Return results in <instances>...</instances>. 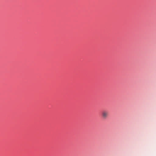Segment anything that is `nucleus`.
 <instances>
[{
	"mask_svg": "<svg viewBox=\"0 0 156 156\" xmlns=\"http://www.w3.org/2000/svg\"><path fill=\"white\" fill-rule=\"evenodd\" d=\"M101 115L104 119H106L108 116V112L106 110H104L102 112Z\"/></svg>",
	"mask_w": 156,
	"mask_h": 156,
	"instance_id": "1",
	"label": "nucleus"
}]
</instances>
